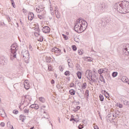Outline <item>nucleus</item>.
<instances>
[{"instance_id":"nucleus-1","label":"nucleus","mask_w":129,"mask_h":129,"mask_svg":"<svg viewBox=\"0 0 129 129\" xmlns=\"http://www.w3.org/2000/svg\"><path fill=\"white\" fill-rule=\"evenodd\" d=\"M115 9L120 14H127V13H129V2L123 1H121L120 3H116Z\"/></svg>"},{"instance_id":"nucleus-2","label":"nucleus","mask_w":129,"mask_h":129,"mask_svg":"<svg viewBox=\"0 0 129 129\" xmlns=\"http://www.w3.org/2000/svg\"><path fill=\"white\" fill-rule=\"evenodd\" d=\"M19 48H18V45L17 44H13L11 46V58L12 56L13 58H17V51H18Z\"/></svg>"},{"instance_id":"nucleus-3","label":"nucleus","mask_w":129,"mask_h":129,"mask_svg":"<svg viewBox=\"0 0 129 129\" xmlns=\"http://www.w3.org/2000/svg\"><path fill=\"white\" fill-rule=\"evenodd\" d=\"M78 21H79V23H80V25H81L83 32H84V31H85L87 28V26L88 25L87 22L80 19H78Z\"/></svg>"},{"instance_id":"nucleus-4","label":"nucleus","mask_w":129,"mask_h":129,"mask_svg":"<svg viewBox=\"0 0 129 129\" xmlns=\"http://www.w3.org/2000/svg\"><path fill=\"white\" fill-rule=\"evenodd\" d=\"M85 74L86 75H87V76H89V77H90V78H88V77H87V78L88 79V80H89L90 81H92L94 83H97V81H96L95 79L93 78L92 77V75H93L92 71L90 70H88L86 71Z\"/></svg>"},{"instance_id":"nucleus-5","label":"nucleus","mask_w":129,"mask_h":129,"mask_svg":"<svg viewBox=\"0 0 129 129\" xmlns=\"http://www.w3.org/2000/svg\"><path fill=\"white\" fill-rule=\"evenodd\" d=\"M74 30L79 34L83 32V30H82V28L80 25V22H79L78 20L77 21V23L75 25Z\"/></svg>"},{"instance_id":"nucleus-6","label":"nucleus","mask_w":129,"mask_h":129,"mask_svg":"<svg viewBox=\"0 0 129 129\" xmlns=\"http://www.w3.org/2000/svg\"><path fill=\"white\" fill-rule=\"evenodd\" d=\"M123 53L126 56H129V44H126L123 46Z\"/></svg>"},{"instance_id":"nucleus-7","label":"nucleus","mask_w":129,"mask_h":129,"mask_svg":"<svg viewBox=\"0 0 129 129\" xmlns=\"http://www.w3.org/2000/svg\"><path fill=\"white\" fill-rule=\"evenodd\" d=\"M52 52H53L55 54H56L57 56H59V55H61V49L54 47L51 49Z\"/></svg>"},{"instance_id":"nucleus-8","label":"nucleus","mask_w":129,"mask_h":129,"mask_svg":"<svg viewBox=\"0 0 129 129\" xmlns=\"http://www.w3.org/2000/svg\"><path fill=\"white\" fill-rule=\"evenodd\" d=\"M42 31L43 33H44V34H48L50 33V27H49V26H44L42 28Z\"/></svg>"},{"instance_id":"nucleus-9","label":"nucleus","mask_w":129,"mask_h":129,"mask_svg":"<svg viewBox=\"0 0 129 129\" xmlns=\"http://www.w3.org/2000/svg\"><path fill=\"white\" fill-rule=\"evenodd\" d=\"M8 63V59L4 57H1L0 58V64L2 66L6 65Z\"/></svg>"},{"instance_id":"nucleus-10","label":"nucleus","mask_w":129,"mask_h":129,"mask_svg":"<svg viewBox=\"0 0 129 129\" xmlns=\"http://www.w3.org/2000/svg\"><path fill=\"white\" fill-rule=\"evenodd\" d=\"M21 55L23 56V58H28V56H29V51H28V50H25V51H22Z\"/></svg>"},{"instance_id":"nucleus-11","label":"nucleus","mask_w":129,"mask_h":129,"mask_svg":"<svg viewBox=\"0 0 129 129\" xmlns=\"http://www.w3.org/2000/svg\"><path fill=\"white\" fill-rule=\"evenodd\" d=\"M100 8L101 10V13H103V10L104 9L107 8V6H106L104 3H102L100 5Z\"/></svg>"},{"instance_id":"nucleus-12","label":"nucleus","mask_w":129,"mask_h":129,"mask_svg":"<svg viewBox=\"0 0 129 129\" xmlns=\"http://www.w3.org/2000/svg\"><path fill=\"white\" fill-rule=\"evenodd\" d=\"M24 88L27 90H28V89L30 88V84H29V82H28V80H26L24 81Z\"/></svg>"},{"instance_id":"nucleus-13","label":"nucleus","mask_w":129,"mask_h":129,"mask_svg":"<svg viewBox=\"0 0 129 129\" xmlns=\"http://www.w3.org/2000/svg\"><path fill=\"white\" fill-rule=\"evenodd\" d=\"M34 13L29 12L28 14V20L29 21H32L34 19Z\"/></svg>"},{"instance_id":"nucleus-14","label":"nucleus","mask_w":129,"mask_h":129,"mask_svg":"<svg viewBox=\"0 0 129 129\" xmlns=\"http://www.w3.org/2000/svg\"><path fill=\"white\" fill-rule=\"evenodd\" d=\"M30 108H34L35 109H39V105L37 104H33L30 106Z\"/></svg>"},{"instance_id":"nucleus-15","label":"nucleus","mask_w":129,"mask_h":129,"mask_svg":"<svg viewBox=\"0 0 129 129\" xmlns=\"http://www.w3.org/2000/svg\"><path fill=\"white\" fill-rule=\"evenodd\" d=\"M55 14L56 15V18L57 19H60L61 18V14L60 13H59V11L58 10H55Z\"/></svg>"},{"instance_id":"nucleus-16","label":"nucleus","mask_w":129,"mask_h":129,"mask_svg":"<svg viewBox=\"0 0 129 129\" xmlns=\"http://www.w3.org/2000/svg\"><path fill=\"white\" fill-rule=\"evenodd\" d=\"M0 115L2 117H5V116H6V112H5V110L4 109L0 110Z\"/></svg>"},{"instance_id":"nucleus-17","label":"nucleus","mask_w":129,"mask_h":129,"mask_svg":"<svg viewBox=\"0 0 129 129\" xmlns=\"http://www.w3.org/2000/svg\"><path fill=\"white\" fill-rule=\"evenodd\" d=\"M19 118L20 120H21L22 122H24V121H25V119H26V116L21 114L20 115Z\"/></svg>"},{"instance_id":"nucleus-18","label":"nucleus","mask_w":129,"mask_h":129,"mask_svg":"<svg viewBox=\"0 0 129 129\" xmlns=\"http://www.w3.org/2000/svg\"><path fill=\"white\" fill-rule=\"evenodd\" d=\"M99 80H100V81H101V82H103V83L104 84L106 83L105 80L104 79L103 76H102V75H100Z\"/></svg>"},{"instance_id":"nucleus-19","label":"nucleus","mask_w":129,"mask_h":129,"mask_svg":"<svg viewBox=\"0 0 129 129\" xmlns=\"http://www.w3.org/2000/svg\"><path fill=\"white\" fill-rule=\"evenodd\" d=\"M77 75L79 79H81L82 77V73H81V72H78L77 73Z\"/></svg>"},{"instance_id":"nucleus-20","label":"nucleus","mask_w":129,"mask_h":129,"mask_svg":"<svg viewBox=\"0 0 129 129\" xmlns=\"http://www.w3.org/2000/svg\"><path fill=\"white\" fill-rule=\"evenodd\" d=\"M51 57H46V61L47 63H51L52 62V60H51Z\"/></svg>"},{"instance_id":"nucleus-21","label":"nucleus","mask_w":129,"mask_h":129,"mask_svg":"<svg viewBox=\"0 0 129 129\" xmlns=\"http://www.w3.org/2000/svg\"><path fill=\"white\" fill-rule=\"evenodd\" d=\"M69 92L71 95H75V90H74V89L70 90Z\"/></svg>"},{"instance_id":"nucleus-22","label":"nucleus","mask_w":129,"mask_h":129,"mask_svg":"<svg viewBox=\"0 0 129 129\" xmlns=\"http://www.w3.org/2000/svg\"><path fill=\"white\" fill-rule=\"evenodd\" d=\"M39 101H40L41 102H42V103H44L45 102V98L43 97H39Z\"/></svg>"},{"instance_id":"nucleus-23","label":"nucleus","mask_w":129,"mask_h":129,"mask_svg":"<svg viewBox=\"0 0 129 129\" xmlns=\"http://www.w3.org/2000/svg\"><path fill=\"white\" fill-rule=\"evenodd\" d=\"M98 73L99 74H102V73H104V69H100L98 71Z\"/></svg>"},{"instance_id":"nucleus-24","label":"nucleus","mask_w":129,"mask_h":129,"mask_svg":"<svg viewBox=\"0 0 129 129\" xmlns=\"http://www.w3.org/2000/svg\"><path fill=\"white\" fill-rule=\"evenodd\" d=\"M112 77H116L117 76V72H113L112 74Z\"/></svg>"},{"instance_id":"nucleus-25","label":"nucleus","mask_w":129,"mask_h":129,"mask_svg":"<svg viewBox=\"0 0 129 129\" xmlns=\"http://www.w3.org/2000/svg\"><path fill=\"white\" fill-rule=\"evenodd\" d=\"M99 98H100V101H103V100H104V97H103V95L101 94L99 95Z\"/></svg>"},{"instance_id":"nucleus-26","label":"nucleus","mask_w":129,"mask_h":129,"mask_svg":"<svg viewBox=\"0 0 129 129\" xmlns=\"http://www.w3.org/2000/svg\"><path fill=\"white\" fill-rule=\"evenodd\" d=\"M86 86H87V84H86V83H83L82 86V89H85V88H86Z\"/></svg>"},{"instance_id":"nucleus-27","label":"nucleus","mask_w":129,"mask_h":129,"mask_svg":"<svg viewBox=\"0 0 129 129\" xmlns=\"http://www.w3.org/2000/svg\"><path fill=\"white\" fill-rule=\"evenodd\" d=\"M64 75H66V76H70V72L69 71H66L64 73Z\"/></svg>"},{"instance_id":"nucleus-28","label":"nucleus","mask_w":129,"mask_h":129,"mask_svg":"<svg viewBox=\"0 0 129 129\" xmlns=\"http://www.w3.org/2000/svg\"><path fill=\"white\" fill-rule=\"evenodd\" d=\"M85 95L87 96V98H88V96H89V91L87 90L85 92Z\"/></svg>"},{"instance_id":"nucleus-29","label":"nucleus","mask_w":129,"mask_h":129,"mask_svg":"<svg viewBox=\"0 0 129 129\" xmlns=\"http://www.w3.org/2000/svg\"><path fill=\"white\" fill-rule=\"evenodd\" d=\"M72 48L73 51H76V50H77V47H76V45H72Z\"/></svg>"},{"instance_id":"nucleus-30","label":"nucleus","mask_w":129,"mask_h":129,"mask_svg":"<svg viewBox=\"0 0 129 129\" xmlns=\"http://www.w3.org/2000/svg\"><path fill=\"white\" fill-rule=\"evenodd\" d=\"M123 103L125 105H127V106H129V101L125 100L123 101Z\"/></svg>"},{"instance_id":"nucleus-31","label":"nucleus","mask_w":129,"mask_h":129,"mask_svg":"<svg viewBox=\"0 0 129 129\" xmlns=\"http://www.w3.org/2000/svg\"><path fill=\"white\" fill-rule=\"evenodd\" d=\"M92 77L93 78H94V79L95 78L97 80H98V76H96V75L95 74L92 75Z\"/></svg>"},{"instance_id":"nucleus-32","label":"nucleus","mask_w":129,"mask_h":129,"mask_svg":"<svg viewBox=\"0 0 129 129\" xmlns=\"http://www.w3.org/2000/svg\"><path fill=\"white\" fill-rule=\"evenodd\" d=\"M62 36L63 39H64V40H68L69 38H68V36H66V35H64V34H62Z\"/></svg>"},{"instance_id":"nucleus-33","label":"nucleus","mask_w":129,"mask_h":129,"mask_svg":"<svg viewBox=\"0 0 129 129\" xmlns=\"http://www.w3.org/2000/svg\"><path fill=\"white\" fill-rule=\"evenodd\" d=\"M38 41H39V42H43V41H44V37H43L42 36H41L39 39L38 40Z\"/></svg>"},{"instance_id":"nucleus-34","label":"nucleus","mask_w":129,"mask_h":129,"mask_svg":"<svg viewBox=\"0 0 129 129\" xmlns=\"http://www.w3.org/2000/svg\"><path fill=\"white\" fill-rule=\"evenodd\" d=\"M48 71H52V67L50 64L48 65Z\"/></svg>"},{"instance_id":"nucleus-35","label":"nucleus","mask_w":129,"mask_h":129,"mask_svg":"<svg viewBox=\"0 0 129 129\" xmlns=\"http://www.w3.org/2000/svg\"><path fill=\"white\" fill-rule=\"evenodd\" d=\"M105 96L106 98H109V94H108L107 92H106L105 94Z\"/></svg>"},{"instance_id":"nucleus-36","label":"nucleus","mask_w":129,"mask_h":129,"mask_svg":"<svg viewBox=\"0 0 129 129\" xmlns=\"http://www.w3.org/2000/svg\"><path fill=\"white\" fill-rule=\"evenodd\" d=\"M13 113L14 114H18L19 113V111L18 110H14Z\"/></svg>"},{"instance_id":"nucleus-37","label":"nucleus","mask_w":129,"mask_h":129,"mask_svg":"<svg viewBox=\"0 0 129 129\" xmlns=\"http://www.w3.org/2000/svg\"><path fill=\"white\" fill-rule=\"evenodd\" d=\"M78 54H79V55H83V52H82V50H78Z\"/></svg>"},{"instance_id":"nucleus-38","label":"nucleus","mask_w":129,"mask_h":129,"mask_svg":"<svg viewBox=\"0 0 129 129\" xmlns=\"http://www.w3.org/2000/svg\"><path fill=\"white\" fill-rule=\"evenodd\" d=\"M11 2L12 3V5L13 7V8H16L15 5V2H14V0H11Z\"/></svg>"},{"instance_id":"nucleus-39","label":"nucleus","mask_w":129,"mask_h":129,"mask_svg":"<svg viewBox=\"0 0 129 129\" xmlns=\"http://www.w3.org/2000/svg\"><path fill=\"white\" fill-rule=\"evenodd\" d=\"M70 120V121H72V120H74L76 122H78V121H79V120H75V118H71Z\"/></svg>"},{"instance_id":"nucleus-40","label":"nucleus","mask_w":129,"mask_h":129,"mask_svg":"<svg viewBox=\"0 0 129 129\" xmlns=\"http://www.w3.org/2000/svg\"><path fill=\"white\" fill-rule=\"evenodd\" d=\"M6 19L8 21V22H11V18L9 16H6Z\"/></svg>"},{"instance_id":"nucleus-41","label":"nucleus","mask_w":129,"mask_h":129,"mask_svg":"<svg viewBox=\"0 0 129 129\" xmlns=\"http://www.w3.org/2000/svg\"><path fill=\"white\" fill-rule=\"evenodd\" d=\"M38 8H39V9H40L41 10H42V9H44L45 8V7H44L43 6V5H39Z\"/></svg>"},{"instance_id":"nucleus-42","label":"nucleus","mask_w":129,"mask_h":129,"mask_svg":"<svg viewBox=\"0 0 129 129\" xmlns=\"http://www.w3.org/2000/svg\"><path fill=\"white\" fill-rule=\"evenodd\" d=\"M76 67L78 69H79V70H80L81 69V67H80V65H79V64H76Z\"/></svg>"},{"instance_id":"nucleus-43","label":"nucleus","mask_w":129,"mask_h":129,"mask_svg":"<svg viewBox=\"0 0 129 129\" xmlns=\"http://www.w3.org/2000/svg\"><path fill=\"white\" fill-rule=\"evenodd\" d=\"M4 80H5V79L4 78V77H3V76L0 75V81H3V82H5V81H4Z\"/></svg>"},{"instance_id":"nucleus-44","label":"nucleus","mask_w":129,"mask_h":129,"mask_svg":"<svg viewBox=\"0 0 129 129\" xmlns=\"http://www.w3.org/2000/svg\"><path fill=\"white\" fill-rule=\"evenodd\" d=\"M101 25H102L103 27H105V22L104 21H101Z\"/></svg>"},{"instance_id":"nucleus-45","label":"nucleus","mask_w":129,"mask_h":129,"mask_svg":"<svg viewBox=\"0 0 129 129\" xmlns=\"http://www.w3.org/2000/svg\"><path fill=\"white\" fill-rule=\"evenodd\" d=\"M36 10L37 13H41V12L42 11V10H41L40 9V8H39V9L36 8Z\"/></svg>"},{"instance_id":"nucleus-46","label":"nucleus","mask_w":129,"mask_h":129,"mask_svg":"<svg viewBox=\"0 0 129 129\" xmlns=\"http://www.w3.org/2000/svg\"><path fill=\"white\" fill-rule=\"evenodd\" d=\"M34 36L35 37H38V36H40V33H37V32H34Z\"/></svg>"},{"instance_id":"nucleus-47","label":"nucleus","mask_w":129,"mask_h":129,"mask_svg":"<svg viewBox=\"0 0 129 129\" xmlns=\"http://www.w3.org/2000/svg\"><path fill=\"white\" fill-rule=\"evenodd\" d=\"M70 85V87H76V85H75L73 83H71Z\"/></svg>"},{"instance_id":"nucleus-48","label":"nucleus","mask_w":129,"mask_h":129,"mask_svg":"<svg viewBox=\"0 0 129 129\" xmlns=\"http://www.w3.org/2000/svg\"><path fill=\"white\" fill-rule=\"evenodd\" d=\"M29 109H25L24 110V113H29Z\"/></svg>"},{"instance_id":"nucleus-49","label":"nucleus","mask_w":129,"mask_h":129,"mask_svg":"<svg viewBox=\"0 0 129 129\" xmlns=\"http://www.w3.org/2000/svg\"><path fill=\"white\" fill-rule=\"evenodd\" d=\"M87 59H88V61L89 62H91V61H92V58H90V57H88L87 58Z\"/></svg>"},{"instance_id":"nucleus-50","label":"nucleus","mask_w":129,"mask_h":129,"mask_svg":"<svg viewBox=\"0 0 129 129\" xmlns=\"http://www.w3.org/2000/svg\"><path fill=\"white\" fill-rule=\"evenodd\" d=\"M35 30H36V31H37V32H38V33H40V32H41V30L40 29V28L39 27H38V28H35Z\"/></svg>"},{"instance_id":"nucleus-51","label":"nucleus","mask_w":129,"mask_h":129,"mask_svg":"<svg viewBox=\"0 0 129 129\" xmlns=\"http://www.w3.org/2000/svg\"><path fill=\"white\" fill-rule=\"evenodd\" d=\"M72 111H74V112H76L78 111V109L74 108V109H72Z\"/></svg>"},{"instance_id":"nucleus-52","label":"nucleus","mask_w":129,"mask_h":129,"mask_svg":"<svg viewBox=\"0 0 129 129\" xmlns=\"http://www.w3.org/2000/svg\"><path fill=\"white\" fill-rule=\"evenodd\" d=\"M83 126H82V125H79V126H78V128L79 129H82V128H83Z\"/></svg>"},{"instance_id":"nucleus-53","label":"nucleus","mask_w":129,"mask_h":129,"mask_svg":"<svg viewBox=\"0 0 129 129\" xmlns=\"http://www.w3.org/2000/svg\"><path fill=\"white\" fill-rule=\"evenodd\" d=\"M118 107H119V108H122V105L121 104H119L118 105Z\"/></svg>"},{"instance_id":"nucleus-54","label":"nucleus","mask_w":129,"mask_h":129,"mask_svg":"<svg viewBox=\"0 0 129 129\" xmlns=\"http://www.w3.org/2000/svg\"><path fill=\"white\" fill-rule=\"evenodd\" d=\"M38 17L40 20H43V17L41 15H38Z\"/></svg>"},{"instance_id":"nucleus-55","label":"nucleus","mask_w":129,"mask_h":129,"mask_svg":"<svg viewBox=\"0 0 129 129\" xmlns=\"http://www.w3.org/2000/svg\"><path fill=\"white\" fill-rule=\"evenodd\" d=\"M24 97L25 98L29 99V97H30V96L29 95H25Z\"/></svg>"},{"instance_id":"nucleus-56","label":"nucleus","mask_w":129,"mask_h":129,"mask_svg":"<svg viewBox=\"0 0 129 129\" xmlns=\"http://www.w3.org/2000/svg\"><path fill=\"white\" fill-rule=\"evenodd\" d=\"M19 21H20V23H21V25H22V26H24V23H23V22H22V19H19Z\"/></svg>"},{"instance_id":"nucleus-57","label":"nucleus","mask_w":129,"mask_h":129,"mask_svg":"<svg viewBox=\"0 0 129 129\" xmlns=\"http://www.w3.org/2000/svg\"><path fill=\"white\" fill-rule=\"evenodd\" d=\"M29 49L30 50V51H33V47H32V45H29Z\"/></svg>"},{"instance_id":"nucleus-58","label":"nucleus","mask_w":129,"mask_h":129,"mask_svg":"<svg viewBox=\"0 0 129 129\" xmlns=\"http://www.w3.org/2000/svg\"><path fill=\"white\" fill-rule=\"evenodd\" d=\"M102 69H104V73H105V72H107L108 71V70L106 69V68H104Z\"/></svg>"},{"instance_id":"nucleus-59","label":"nucleus","mask_w":129,"mask_h":129,"mask_svg":"<svg viewBox=\"0 0 129 129\" xmlns=\"http://www.w3.org/2000/svg\"><path fill=\"white\" fill-rule=\"evenodd\" d=\"M0 125H1V126H5V123L1 122Z\"/></svg>"},{"instance_id":"nucleus-60","label":"nucleus","mask_w":129,"mask_h":129,"mask_svg":"<svg viewBox=\"0 0 129 129\" xmlns=\"http://www.w3.org/2000/svg\"><path fill=\"white\" fill-rule=\"evenodd\" d=\"M77 109H78V110H79V109H80V106H76V108H75Z\"/></svg>"},{"instance_id":"nucleus-61","label":"nucleus","mask_w":129,"mask_h":129,"mask_svg":"<svg viewBox=\"0 0 129 129\" xmlns=\"http://www.w3.org/2000/svg\"><path fill=\"white\" fill-rule=\"evenodd\" d=\"M51 84H54L55 83V81L54 80H52L51 81Z\"/></svg>"},{"instance_id":"nucleus-62","label":"nucleus","mask_w":129,"mask_h":129,"mask_svg":"<svg viewBox=\"0 0 129 129\" xmlns=\"http://www.w3.org/2000/svg\"><path fill=\"white\" fill-rule=\"evenodd\" d=\"M56 88H61V85H56Z\"/></svg>"},{"instance_id":"nucleus-63","label":"nucleus","mask_w":129,"mask_h":129,"mask_svg":"<svg viewBox=\"0 0 129 129\" xmlns=\"http://www.w3.org/2000/svg\"><path fill=\"white\" fill-rule=\"evenodd\" d=\"M94 129H99V127H98V126L96 125L94 126Z\"/></svg>"},{"instance_id":"nucleus-64","label":"nucleus","mask_w":129,"mask_h":129,"mask_svg":"<svg viewBox=\"0 0 129 129\" xmlns=\"http://www.w3.org/2000/svg\"><path fill=\"white\" fill-rule=\"evenodd\" d=\"M59 70H60V71H63V70H64V69L62 68V67H60V68H59Z\"/></svg>"}]
</instances>
